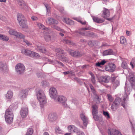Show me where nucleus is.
<instances>
[{
	"instance_id": "50",
	"label": "nucleus",
	"mask_w": 135,
	"mask_h": 135,
	"mask_svg": "<svg viewBox=\"0 0 135 135\" xmlns=\"http://www.w3.org/2000/svg\"><path fill=\"white\" fill-rule=\"evenodd\" d=\"M63 42L64 43H66L69 44H71V41L67 39H64L63 40Z\"/></svg>"
},
{
	"instance_id": "57",
	"label": "nucleus",
	"mask_w": 135,
	"mask_h": 135,
	"mask_svg": "<svg viewBox=\"0 0 135 135\" xmlns=\"http://www.w3.org/2000/svg\"><path fill=\"white\" fill-rule=\"evenodd\" d=\"M31 19L33 21H36L38 20V18L34 16L31 17Z\"/></svg>"
},
{
	"instance_id": "60",
	"label": "nucleus",
	"mask_w": 135,
	"mask_h": 135,
	"mask_svg": "<svg viewBox=\"0 0 135 135\" xmlns=\"http://www.w3.org/2000/svg\"><path fill=\"white\" fill-rule=\"evenodd\" d=\"M100 62L102 65H104L106 62V61L104 60H102Z\"/></svg>"
},
{
	"instance_id": "8",
	"label": "nucleus",
	"mask_w": 135,
	"mask_h": 135,
	"mask_svg": "<svg viewBox=\"0 0 135 135\" xmlns=\"http://www.w3.org/2000/svg\"><path fill=\"white\" fill-rule=\"evenodd\" d=\"M68 52L70 54L74 57H80L83 54L78 51H74L69 50Z\"/></svg>"
},
{
	"instance_id": "47",
	"label": "nucleus",
	"mask_w": 135,
	"mask_h": 135,
	"mask_svg": "<svg viewBox=\"0 0 135 135\" xmlns=\"http://www.w3.org/2000/svg\"><path fill=\"white\" fill-rule=\"evenodd\" d=\"M120 43L122 44H124L126 42V39L123 37H121L120 39Z\"/></svg>"
},
{
	"instance_id": "52",
	"label": "nucleus",
	"mask_w": 135,
	"mask_h": 135,
	"mask_svg": "<svg viewBox=\"0 0 135 135\" xmlns=\"http://www.w3.org/2000/svg\"><path fill=\"white\" fill-rule=\"evenodd\" d=\"M23 39V41L28 46H30L32 45V44L30 43L27 40L25 39V38H22Z\"/></svg>"
},
{
	"instance_id": "59",
	"label": "nucleus",
	"mask_w": 135,
	"mask_h": 135,
	"mask_svg": "<svg viewBox=\"0 0 135 135\" xmlns=\"http://www.w3.org/2000/svg\"><path fill=\"white\" fill-rule=\"evenodd\" d=\"M81 29L82 30H84H84H89L90 29V28L89 27L82 28Z\"/></svg>"
},
{
	"instance_id": "40",
	"label": "nucleus",
	"mask_w": 135,
	"mask_h": 135,
	"mask_svg": "<svg viewBox=\"0 0 135 135\" xmlns=\"http://www.w3.org/2000/svg\"><path fill=\"white\" fill-rule=\"evenodd\" d=\"M52 27L53 28H55V29L59 31H60L62 32H65V31L64 30H63V29H61L60 27L57 26H52Z\"/></svg>"
},
{
	"instance_id": "26",
	"label": "nucleus",
	"mask_w": 135,
	"mask_h": 135,
	"mask_svg": "<svg viewBox=\"0 0 135 135\" xmlns=\"http://www.w3.org/2000/svg\"><path fill=\"white\" fill-rule=\"evenodd\" d=\"M97 114H92L94 120L96 121H101L103 120L102 117L101 115L98 116Z\"/></svg>"
},
{
	"instance_id": "44",
	"label": "nucleus",
	"mask_w": 135,
	"mask_h": 135,
	"mask_svg": "<svg viewBox=\"0 0 135 135\" xmlns=\"http://www.w3.org/2000/svg\"><path fill=\"white\" fill-rule=\"evenodd\" d=\"M90 88L91 90V91L93 93V94H95L96 93V91L94 88V87L93 86V85L91 84H90L89 85Z\"/></svg>"
},
{
	"instance_id": "6",
	"label": "nucleus",
	"mask_w": 135,
	"mask_h": 135,
	"mask_svg": "<svg viewBox=\"0 0 135 135\" xmlns=\"http://www.w3.org/2000/svg\"><path fill=\"white\" fill-rule=\"evenodd\" d=\"M66 98L63 96H59L57 98L58 101L61 103L63 106L65 107L67 106L66 103Z\"/></svg>"
},
{
	"instance_id": "15",
	"label": "nucleus",
	"mask_w": 135,
	"mask_h": 135,
	"mask_svg": "<svg viewBox=\"0 0 135 135\" xmlns=\"http://www.w3.org/2000/svg\"><path fill=\"white\" fill-rule=\"evenodd\" d=\"M80 117L82 120L84 125L86 127L88 122V119L87 117L85 116V115L83 113H81L80 115Z\"/></svg>"
},
{
	"instance_id": "22",
	"label": "nucleus",
	"mask_w": 135,
	"mask_h": 135,
	"mask_svg": "<svg viewBox=\"0 0 135 135\" xmlns=\"http://www.w3.org/2000/svg\"><path fill=\"white\" fill-rule=\"evenodd\" d=\"M48 61L50 63L54 65H55L56 64H58L60 66H64V64L62 62L58 61L56 60H52L50 59H48Z\"/></svg>"
},
{
	"instance_id": "20",
	"label": "nucleus",
	"mask_w": 135,
	"mask_h": 135,
	"mask_svg": "<svg viewBox=\"0 0 135 135\" xmlns=\"http://www.w3.org/2000/svg\"><path fill=\"white\" fill-rule=\"evenodd\" d=\"M108 133L109 135H115V134L123 135L121 133H120L119 132L116 130H114L109 129L108 131Z\"/></svg>"
},
{
	"instance_id": "23",
	"label": "nucleus",
	"mask_w": 135,
	"mask_h": 135,
	"mask_svg": "<svg viewBox=\"0 0 135 135\" xmlns=\"http://www.w3.org/2000/svg\"><path fill=\"white\" fill-rule=\"evenodd\" d=\"M91 107L92 108V114H97L98 111V108L97 105L96 104H94Z\"/></svg>"
},
{
	"instance_id": "2",
	"label": "nucleus",
	"mask_w": 135,
	"mask_h": 135,
	"mask_svg": "<svg viewBox=\"0 0 135 135\" xmlns=\"http://www.w3.org/2000/svg\"><path fill=\"white\" fill-rule=\"evenodd\" d=\"M10 106L9 109H7L5 114V118L6 122L8 123H11L13 121V112L11 109Z\"/></svg>"
},
{
	"instance_id": "62",
	"label": "nucleus",
	"mask_w": 135,
	"mask_h": 135,
	"mask_svg": "<svg viewBox=\"0 0 135 135\" xmlns=\"http://www.w3.org/2000/svg\"><path fill=\"white\" fill-rule=\"evenodd\" d=\"M132 131L133 133L134 134L135 133V130L134 127L133 126H132Z\"/></svg>"
},
{
	"instance_id": "33",
	"label": "nucleus",
	"mask_w": 135,
	"mask_h": 135,
	"mask_svg": "<svg viewBox=\"0 0 135 135\" xmlns=\"http://www.w3.org/2000/svg\"><path fill=\"white\" fill-rule=\"evenodd\" d=\"M99 42L98 41H89L88 44L90 46H96Z\"/></svg>"
},
{
	"instance_id": "5",
	"label": "nucleus",
	"mask_w": 135,
	"mask_h": 135,
	"mask_svg": "<svg viewBox=\"0 0 135 135\" xmlns=\"http://www.w3.org/2000/svg\"><path fill=\"white\" fill-rule=\"evenodd\" d=\"M49 93L50 97L53 99H55L57 95V93L56 89L55 88H50L49 91Z\"/></svg>"
},
{
	"instance_id": "10",
	"label": "nucleus",
	"mask_w": 135,
	"mask_h": 135,
	"mask_svg": "<svg viewBox=\"0 0 135 135\" xmlns=\"http://www.w3.org/2000/svg\"><path fill=\"white\" fill-rule=\"evenodd\" d=\"M28 112V109L27 106L23 107L21 110L20 114L22 118H25L27 115Z\"/></svg>"
},
{
	"instance_id": "11",
	"label": "nucleus",
	"mask_w": 135,
	"mask_h": 135,
	"mask_svg": "<svg viewBox=\"0 0 135 135\" xmlns=\"http://www.w3.org/2000/svg\"><path fill=\"white\" fill-rule=\"evenodd\" d=\"M28 91L27 89L23 90L19 93V96L21 99L26 98L28 95Z\"/></svg>"
},
{
	"instance_id": "24",
	"label": "nucleus",
	"mask_w": 135,
	"mask_h": 135,
	"mask_svg": "<svg viewBox=\"0 0 135 135\" xmlns=\"http://www.w3.org/2000/svg\"><path fill=\"white\" fill-rule=\"evenodd\" d=\"M18 5L23 8V9H25V8L27 7V5L25 4L23 0H18Z\"/></svg>"
},
{
	"instance_id": "38",
	"label": "nucleus",
	"mask_w": 135,
	"mask_h": 135,
	"mask_svg": "<svg viewBox=\"0 0 135 135\" xmlns=\"http://www.w3.org/2000/svg\"><path fill=\"white\" fill-rule=\"evenodd\" d=\"M118 105L117 103H113L111 106V109L113 111H115L118 108Z\"/></svg>"
},
{
	"instance_id": "42",
	"label": "nucleus",
	"mask_w": 135,
	"mask_h": 135,
	"mask_svg": "<svg viewBox=\"0 0 135 135\" xmlns=\"http://www.w3.org/2000/svg\"><path fill=\"white\" fill-rule=\"evenodd\" d=\"M121 66L124 69H126L127 68V64L125 61L122 62Z\"/></svg>"
},
{
	"instance_id": "1",
	"label": "nucleus",
	"mask_w": 135,
	"mask_h": 135,
	"mask_svg": "<svg viewBox=\"0 0 135 135\" xmlns=\"http://www.w3.org/2000/svg\"><path fill=\"white\" fill-rule=\"evenodd\" d=\"M37 97L40 102V105L41 107H43L44 105L46 103L45 95L44 91L40 90L36 93Z\"/></svg>"
},
{
	"instance_id": "16",
	"label": "nucleus",
	"mask_w": 135,
	"mask_h": 135,
	"mask_svg": "<svg viewBox=\"0 0 135 135\" xmlns=\"http://www.w3.org/2000/svg\"><path fill=\"white\" fill-rule=\"evenodd\" d=\"M35 48L36 50L43 53H45L46 52V49L43 46L40 45H36Z\"/></svg>"
},
{
	"instance_id": "37",
	"label": "nucleus",
	"mask_w": 135,
	"mask_h": 135,
	"mask_svg": "<svg viewBox=\"0 0 135 135\" xmlns=\"http://www.w3.org/2000/svg\"><path fill=\"white\" fill-rule=\"evenodd\" d=\"M5 64L2 62H0V72H2L5 68Z\"/></svg>"
},
{
	"instance_id": "51",
	"label": "nucleus",
	"mask_w": 135,
	"mask_h": 135,
	"mask_svg": "<svg viewBox=\"0 0 135 135\" xmlns=\"http://www.w3.org/2000/svg\"><path fill=\"white\" fill-rule=\"evenodd\" d=\"M44 38L46 41L49 42L51 40V37L50 35L45 36Z\"/></svg>"
},
{
	"instance_id": "63",
	"label": "nucleus",
	"mask_w": 135,
	"mask_h": 135,
	"mask_svg": "<svg viewBox=\"0 0 135 135\" xmlns=\"http://www.w3.org/2000/svg\"><path fill=\"white\" fill-rule=\"evenodd\" d=\"M74 19L79 22H80L81 21L80 19L78 18H74Z\"/></svg>"
},
{
	"instance_id": "39",
	"label": "nucleus",
	"mask_w": 135,
	"mask_h": 135,
	"mask_svg": "<svg viewBox=\"0 0 135 135\" xmlns=\"http://www.w3.org/2000/svg\"><path fill=\"white\" fill-rule=\"evenodd\" d=\"M55 133L56 134L61 133L62 132V130L58 126H56L55 128Z\"/></svg>"
},
{
	"instance_id": "48",
	"label": "nucleus",
	"mask_w": 135,
	"mask_h": 135,
	"mask_svg": "<svg viewBox=\"0 0 135 135\" xmlns=\"http://www.w3.org/2000/svg\"><path fill=\"white\" fill-rule=\"evenodd\" d=\"M32 56H31V57H36L39 56V54H38L33 51H32Z\"/></svg>"
},
{
	"instance_id": "17",
	"label": "nucleus",
	"mask_w": 135,
	"mask_h": 135,
	"mask_svg": "<svg viewBox=\"0 0 135 135\" xmlns=\"http://www.w3.org/2000/svg\"><path fill=\"white\" fill-rule=\"evenodd\" d=\"M48 118L50 122H52L55 121L57 118L56 114L55 113H50L49 115Z\"/></svg>"
},
{
	"instance_id": "43",
	"label": "nucleus",
	"mask_w": 135,
	"mask_h": 135,
	"mask_svg": "<svg viewBox=\"0 0 135 135\" xmlns=\"http://www.w3.org/2000/svg\"><path fill=\"white\" fill-rule=\"evenodd\" d=\"M121 101V99L120 98L117 97L115 99L114 103L117 104L119 105Z\"/></svg>"
},
{
	"instance_id": "9",
	"label": "nucleus",
	"mask_w": 135,
	"mask_h": 135,
	"mask_svg": "<svg viewBox=\"0 0 135 135\" xmlns=\"http://www.w3.org/2000/svg\"><path fill=\"white\" fill-rule=\"evenodd\" d=\"M68 128L69 131L71 133L74 132L76 133H78L80 132L79 129L74 125L69 126Z\"/></svg>"
},
{
	"instance_id": "54",
	"label": "nucleus",
	"mask_w": 135,
	"mask_h": 135,
	"mask_svg": "<svg viewBox=\"0 0 135 135\" xmlns=\"http://www.w3.org/2000/svg\"><path fill=\"white\" fill-rule=\"evenodd\" d=\"M58 53H59L60 54H63V50L60 49H57L55 50Z\"/></svg>"
},
{
	"instance_id": "32",
	"label": "nucleus",
	"mask_w": 135,
	"mask_h": 135,
	"mask_svg": "<svg viewBox=\"0 0 135 135\" xmlns=\"http://www.w3.org/2000/svg\"><path fill=\"white\" fill-rule=\"evenodd\" d=\"M13 95V93L12 91L11 90H8L6 95V97L8 99H10L12 98Z\"/></svg>"
},
{
	"instance_id": "61",
	"label": "nucleus",
	"mask_w": 135,
	"mask_h": 135,
	"mask_svg": "<svg viewBox=\"0 0 135 135\" xmlns=\"http://www.w3.org/2000/svg\"><path fill=\"white\" fill-rule=\"evenodd\" d=\"M0 19L3 21H4L5 20V18L4 17L2 16L0 17Z\"/></svg>"
},
{
	"instance_id": "25",
	"label": "nucleus",
	"mask_w": 135,
	"mask_h": 135,
	"mask_svg": "<svg viewBox=\"0 0 135 135\" xmlns=\"http://www.w3.org/2000/svg\"><path fill=\"white\" fill-rule=\"evenodd\" d=\"M113 51L111 49H109L104 50L103 52V56L108 55H110L113 54Z\"/></svg>"
},
{
	"instance_id": "56",
	"label": "nucleus",
	"mask_w": 135,
	"mask_h": 135,
	"mask_svg": "<svg viewBox=\"0 0 135 135\" xmlns=\"http://www.w3.org/2000/svg\"><path fill=\"white\" fill-rule=\"evenodd\" d=\"M108 99L110 101H111V102L112 101L113 99V98H112V96L109 95H108Z\"/></svg>"
},
{
	"instance_id": "12",
	"label": "nucleus",
	"mask_w": 135,
	"mask_h": 135,
	"mask_svg": "<svg viewBox=\"0 0 135 135\" xmlns=\"http://www.w3.org/2000/svg\"><path fill=\"white\" fill-rule=\"evenodd\" d=\"M110 77L108 76H102L98 79L99 82L102 83L104 82L105 83H108L109 81Z\"/></svg>"
},
{
	"instance_id": "53",
	"label": "nucleus",
	"mask_w": 135,
	"mask_h": 135,
	"mask_svg": "<svg viewBox=\"0 0 135 135\" xmlns=\"http://www.w3.org/2000/svg\"><path fill=\"white\" fill-rule=\"evenodd\" d=\"M91 80L93 84H95L96 82V80L95 76L91 77Z\"/></svg>"
},
{
	"instance_id": "14",
	"label": "nucleus",
	"mask_w": 135,
	"mask_h": 135,
	"mask_svg": "<svg viewBox=\"0 0 135 135\" xmlns=\"http://www.w3.org/2000/svg\"><path fill=\"white\" fill-rule=\"evenodd\" d=\"M117 76H115L114 75H112L111 77V80L112 82L113 83L114 86L116 87L118 86L119 84V80H115Z\"/></svg>"
},
{
	"instance_id": "46",
	"label": "nucleus",
	"mask_w": 135,
	"mask_h": 135,
	"mask_svg": "<svg viewBox=\"0 0 135 135\" xmlns=\"http://www.w3.org/2000/svg\"><path fill=\"white\" fill-rule=\"evenodd\" d=\"M103 115L107 117V119L109 118L110 117L109 115L107 112L104 111H103Z\"/></svg>"
},
{
	"instance_id": "28",
	"label": "nucleus",
	"mask_w": 135,
	"mask_h": 135,
	"mask_svg": "<svg viewBox=\"0 0 135 135\" xmlns=\"http://www.w3.org/2000/svg\"><path fill=\"white\" fill-rule=\"evenodd\" d=\"M37 25L40 29L46 30L47 32L49 33V29L48 28L46 27L44 25L40 23H38Z\"/></svg>"
},
{
	"instance_id": "4",
	"label": "nucleus",
	"mask_w": 135,
	"mask_h": 135,
	"mask_svg": "<svg viewBox=\"0 0 135 135\" xmlns=\"http://www.w3.org/2000/svg\"><path fill=\"white\" fill-rule=\"evenodd\" d=\"M9 33L10 35H13L20 38H24L25 37V36L20 33H18L14 29H11L9 31Z\"/></svg>"
},
{
	"instance_id": "58",
	"label": "nucleus",
	"mask_w": 135,
	"mask_h": 135,
	"mask_svg": "<svg viewBox=\"0 0 135 135\" xmlns=\"http://www.w3.org/2000/svg\"><path fill=\"white\" fill-rule=\"evenodd\" d=\"M45 6L47 9V12H49L50 10V8L48 7V5H45Z\"/></svg>"
},
{
	"instance_id": "45",
	"label": "nucleus",
	"mask_w": 135,
	"mask_h": 135,
	"mask_svg": "<svg viewBox=\"0 0 135 135\" xmlns=\"http://www.w3.org/2000/svg\"><path fill=\"white\" fill-rule=\"evenodd\" d=\"M60 58L61 60L63 61H68V59L66 57H64L63 55H61Z\"/></svg>"
},
{
	"instance_id": "41",
	"label": "nucleus",
	"mask_w": 135,
	"mask_h": 135,
	"mask_svg": "<svg viewBox=\"0 0 135 135\" xmlns=\"http://www.w3.org/2000/svg\"><path fill=\"white\" fill-rule=\"evenodd\" d=\"M33 132V130L32 129L29 128L28 129L27 131L26 135H32Z\"/></svg>"
},
{
	"instance_id": "18",
	"label": "nucleus",
	"mask_w": 135,
	"mask_h": 135,
	"mask_svg": "<svg viewBox=\"0 0 135 135\" xmlns=\"http://www.w3.org/2000/svg\"><path fill=\"white\" fill-rule=\"evenodd\" d=\"M21 53L23 54L30 57L32 56V51L27 49H23L22 50Z\"/></svg>"
},
{
	"instance_id": "35",
	"label": "nucleus",
	"mask_w": 135,
	"mask_h": 135,
	"mask_svg": "<svg viewBox=\"0 0 135 135\" xmlns=\"http://www.w3.org/2000/svg\"><path fill=\"white\" fill-rule=\"evenodd\" d=\"M17 19L18 21L21 22V21L22 19L25 18L24 17L23 15L21 13H18L17 15Z\"/></svg>"
},
{
	"instance_id": "3",
	"label": "nucleus",
	"mask_w": 135,
	"mask_h": 135,
	"mask_svg": "<svg viewBox=\"0 0 135 135\" xmlns=\"http://www.w3.org/2000/svg\"><path fill=\"white\" fill-rule=\"evenodd\" d=\"M16 71L18 74H22L25 70V68L24 65L21 64H17L16 67Z\"/></svg>"
},
{
	"instance_id": "55",
	"label": "nucleus",
	"mask_w": 135,
	"mask_h": 135,
	"mask_svg": "<svg viewBox=\"0 0 135 135\" xmlns=\"http://www.w3.org/2000/svg\"><path fill=\"white\" fill-rule=\"evenodd\" d=\"M37 76L38 78H41L42 77V74L41 72H38L37 73Z\"/></svg>"
},
{
	"instance_id": "19",
	"label": "nucleus",
	"mask_w": 135,
	"mask_h": 135,
	"mask_svg": "<svg viewBox=\"0 0 135 135\" xmlns=\"http://www.w3.org/2000/svg\"><path fill=\"white\" fill-rule=\"evenodd\" d=\"M103 9L104 10L103 11L102 16L104 18H107V17H109V16L110 14V12L109 10L106 8H104Z\"/></svg>"
},
{
	"instance_id": "49",
	"label": "nucleus",
	"mask_w": 135,
	"mask_h": 135,
	"mask_svg": "<svg viewBox=\"0 0 135 135\" xmlns=\"http://www.w3.org/2000/svg\"><path fill=\"white\" fill-rule=\"evenodd\" d=\"M77 32H78L79 34L82 35H85V33L84 31V30H82L81 28L80 29L79 31H77Z\"/></svg>"
},
{
	"instance_id": "64",
	"label": "nucleus",
	"mask_w": 135,
	"mask_h": 135,
	"mask_svg": "<svg viewBox=\"0 0 135 135\" xmlns=\"http://www.w3.org/2000/svg\"><path fill=\"white\" fill-rule=\"evenodd\" d=\"M77 135H85L84 133L82 132H80Z\"/></svg>"
},
{
	"instance_id": "7",
	"label": "nucleus",
	"mask_w": 135,
	"mask_h": 135,
	"mask_svg": "<svg viewBox=\"0 0 135 135\" xmlns=\"http://www.w3.org/2000/svg\"><path fill=\"white\" fill-rule=\"evenodd\" d=\"M116 66L115 64L111 63L109 64L108 65L105 66V69L107 71L113 72L115 70Z\"/></svg>"
},
{
	"instance_id": "29",
	"label": "nucleus",
	"mask_w": 135,
	"mask_h": 135,
	"mask_svg": "<svg viewBox=\"0 0 135 135\" xmlns=\"http://www.w3.org/2000/svg\"><path fill=\"white\" fill-rule=\"evenodd\" d=\"M132 87H134V85H135V77L134 75L131 76L129 79Z\"/></svg>"
},
{
	"instance_id": "36",
	"label": "nucleus",
	"mask_w": 135,
	"mask_h": 135,
	"mask_svg": "<svg viewBox=\"0 0 135 135\" xmlns=\"http://www.w3.org/2000/svg\"><path fill=\"white\" fill-rule=\"evenodd\" d=\"M42 86L43 87H48L49 86V84L48 82L45 80L42 81L41 82Z\"/></svg>"
},
{
	"instance_id": "21",
	"label": "nucleus",
	"mask_w": 135,
	"mask_h": 135,
	"mask_svg": "<svg viewBox=\"0 0 135 135\" xmlns=\"http://www.w3.org/2000/svg\"><path fill=\"white\" fill-rule=\"evenodd\" d=\"M93 21L98 23H100L103 22L104 20V19L99 18L98 17H95L94 16H91Z\"/></svg>"
},
{
	"instance_id": "13",
	"label": "nucleus",
	"mask_w": 135,
	"mask_h": 135,
	"mask_svg": "<svg viewBox=\"0 0 135 135\" xmlns=\"http://www.w3.org/2000/svg\"><path fill=\"white\" fill-rule=\"evenodd\" d=\"M46 23L48 25L57 24L58 21L52 18L49 17L46 21Z\"/></svg>"
},
{
	"instance_id": "34",
	"label": "nucleus",
	"mask_w": 135,
	"mask_h": 135,
	"mask_svg": "<svg viewBox=\"0 0 135 135\" xmlns=\"http://www.w3.org/2000/svg\"><path fill=\"white\" fill-rule=\"evenodd\" d=\"M9 39L8 37L6 36L0 34V40L3 41H7L9 40Z\"/></svg>"
},
{
	"instance_id": "30",
	"label": "nucleus",
	"mask_w": 135,
	"mask_h": 135,
	"mask_svg": "<svg viewBox=\"0 0 135 135\" xmlns=\"http://www.w3.org/2000/svg\"><path fill=\"white\" fill-rule=\"evenodd\" d=\"M64 21L66 24L70 25H73L74 24V21L69 18H65Z\"/></svg>"
},
{
	"instance_id": "27",
	"label": "nucleus",
	"mask_w": 135,
	"mask_h": 135,
	"mask_svg": "<svg viewBox=\"0 0 135 135\" xmlns=\"http://www.w3.org/2000/svg\"><path fill=\"white\" fill-rule=\"evenodd\" d=\"M95 95L94 100V101L97 104H99L100 103L101 100V98L100 96L98 95L96 93L95 94H94Z\"/></svg>"
},
{
	"instance_id": "31",
	"label": "nucleus",
	"mask_w": 135,
	"mask_h": 135,
	"mask_svg": "<svg viewBox=\"0 0 135 135\" xmlns=\"http://www.w3.org/2000/svg\"><path fill=\"white\" fill-rule=\"evenodd\" d=\"M20 26L23 28L25 27L27 24V21L25 18L22 19L21 22H19Z\"/></svg>"
}]
</instances>
